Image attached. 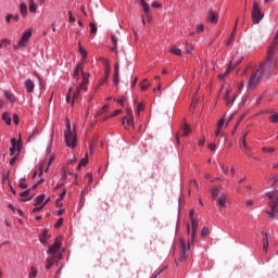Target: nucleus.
<instances>
[{
	"instance_id": "44",
	"label": "nucleus",
	"mask_w": 278,
	"mask_h": 278,
	"mask_svg": "<svg viewBox=\"0 0 278 278\" xmlns=\"http://www.w3.org/2000/svg\"><path fill=\"white\" fill-rule=\"evenodd\" d=\"M38 275V270H36V268L31 267L30 268V274H29V278H36V276Z\"/></svg>"
},
{
	"instance_id": "30",
	"label": "nucleus",
	"mask_w": 278,
	"mask_h": 278,
	"mask_svg": "<svg viewBox=\"0 0 278 278\" xmlns=\"http://www.w3.org/2000/svg\"><path fill=\"white\" fill-rule=\"evenodd\" d=\"M53 264H55V256H51V258H47V265H46L47 270H49V268H51Z\"/></svg>"
},
{
	"instance_id": "63",
	"label": "nucleus",
	"mask_w": 278,
	"mask_h": 278,
	"mask_svg": "<svg viewBox=\"0 0 278 278\" xmlns=\"http://www.w3.org/2000/svg\"><path fill=\"white\" fill-rule=\"evenodd\" d=\"M13 122L15 123V125H18V115H13Z\"/></svg>"
},
{
	"instance_id": "34",
	"label": "nucleus",
	"mask_w": 278,
	"mask_h": 278,
	"mask_svg": "<svg viewBox=\"0 0 278 278\" xmlns=\"http://www.w3.org/2000/svg\"><path fill=\"white\" fill-rule=\"evenodd\" d=\"M211 194L213 199H218V197H220V191L218 190V188H213Z\"/></svg>"
},
{
	"instance_id": "18",
	"label": "nucleus",
	"mask_w": 278,
	"mask_h": 278,
	"mask_svg": "<svg viewBox=\"0 0 278 278\" xmlns=\"http://www.w3.org/2000/svg\"><path fill=\"white\" fill-rule=\"evenodd\" d=\"M217 205L218 207H227V195L222 193L217 199Z\"/></svg>"
},
{
	"instance_id": "15",
	"label": "nucleus",
	"mask_w": 278,
	"mask_h": 278,
	"mask_svg": "<svg viewBox=\"0 0 278 278\" xmlns=\"http://www.w3.org/2000/svg\"><path fill=\"white\" fill-rule=\"evenodd\" d=\"M88 77H90V74H83V83L77 87L78 90H88Z\"/></svg>"
},
{
	"instance_id": "52",
	"label": "nucleus",
	"mask_w": 278,
	"mask_h": 278,
	"mask_svg": "<svg viewBox=\"0 0 278 278\" xmlns=\"http://www.w3.org/2000/svg\"><path fill=\"white\" fill-rule=\"evenodd\" d=\"M215 136H216V138H218V136H224L223 128H216Z\"/></svg>"
},
{
	"instance_id": "47",
	"label": "nucleus",
	"mask_w": 278,
	"mask_h": 278,
	"mask_svg": "<svg viewBox=\"0 0 278 278\" xmlns=\"http://www.w3.org/2000/svg\"><path fill=\"white\" fill-rule=\"evenodd\" d=\"M64 225V218H59L56 224L54 225L55 229H60Z\"/></svg>"
},
{
	"instance_id": "59",
	"label": "nucleus",
	"mask_w": 278,
	"mask_h": 278,
	"mask_svg": "<svg viewBox=\"0 0 278 278\" xmlns=\"http://www.w3.org/2000/svg\"><path fill=\"white\" fill-rule=\"evenodd\" d=\"M189 218H190V220H197V219L194 218V208H192V210L189 212Z\"/></svg>"
},
{
	"instance_id": "5",
	"label": "nucleus",
	"mask_w": 278,
	"mask_h": 278,
	"mask_svg": "<svg viewBox=\"0 0 278 278\" xmlns=\"http://www.w3.org/2000/svg\"><path fill=\"white\" fill-rule=\"evenodd\" d=\"M238 55H240V54L237 52L232 56L230 64L228 66V70L226 71V73L219 75V79H225V77H227V75H229V73H231V71H233V67L238 66V64H240L242 62V56H240L239 60L236 59V58H238Z\"/></svg>"
},
{
	"instance_id": "7",
	"label": "nucleus",
	"mask_w": 278,
	"mask_h": 278,
	"mask_svg": "<svg viewBox=\"0 0 278 278\" xmlns=\"http://www.w3.org/2000/svg\"><path fill=\"white\" fill-rule=\"evenodd\" d=\"M29 38H31V30H25L20 41L17 42V45H13V48L16 50L23 47H27V43L29 42Z\"/></svg>"
},
{
	"instance_id": "36",
	"label": "nucleus",
	"mask_w": 278,
	"mask_h": 278,
	"mask_svg": "<svg viewBox=\"0 0 278 278\" xmlns=\"http://www.w3.org/2000/svg\"><path fill=\"white\" fill-rule=\"evenodd\" d=\"M249 132H247L244 136H243V139H242V142H241V149L242 151H244V149H249V147L247 146V136H248Z\"/></svg>"
},
{
	"instance_id": "33",
	"label": "nucleus",
	"mask_w": 278,
	"mask_h": 278,
	"mask_svg": "<svg viewBox=\"0 0 278 278\" xmlns=\"http://www.w3.org/2000/svg\"><path fill=\"white\" fill-rule=\"evenodd\" d=\"M9 45H12V41H10L9 39H2L0 41V49H4L5 47H8Z\"/></svg>"
},
{
	"instance_id": "2",
	"label": "nucleus",
	"mask_w": 278,
	"mask_h": 278,
	"mask_svg": "<svg viewBox=\"0 0 278 278\" xmlns=\"http://www.w3.org/2000/svg\"><path fill=\"white\" fill-rule=\"evenodd\" d=\"M66 130L64 132L66 147L75 149L77 147V135L71 129V121L66 118Z\"/></svg>"
},
{
	"instance_id": "58",
	"label": "nucleus",
	"mask_w": 278,
	"mask_h": 278,
	"mask_svg": "<svg viewBox=\"0 0 278 278\" xmlns=\"http://www.w3.org/2000/svg\"><path fill=\"white\" fill-rule=\"evenodd\" d=\"M36 136H38V130L33 131V134L28 137V141L34 140V138H36Z\"/></svg>"
},
{
	"instance_id": "32",
	"label": "nucleus",
	"mask_w": 278,
	"mask_h": 278,
	"mask_svg": "<svg viewBox=\"0 0 278 278\" xmlns=\"http://www.w3.org/2000/svg\"><path fill=\"white\" fill-rule=\"evenodd\" d=\"M190 131H192V129H190V126H188V124H185V126L182 127V136H190Z\"/></svg>"
},
{
	"instance_id": "38",
	"label": "nucleus",
	"mask_w": 278,
	"mask_h": 278,
	"mask_svg": "<svg viewBox=\"0 0 278 278\" xmlns=\"http://www.w3.org/2000/svg\"><path fill=\"white\" fill-rule=\"evenodd\" d=\"M79 92H81V90H79V88L77 87L76 91L73 92L72 105L75 103V99L79 97Z\"/></svg>"
},
{
	"instance_id": "29",
	"label": "nucleus",
	"mask_w": 278,
	"mask_h": 278,
	"mask_svg": "<svg viewBox=\"0 0 278 278\" xmlns=\"http://www.w3.org/2000/svg\"><path fill=\"white\" fill-rule=\"evenodd\" d=\"M139 3L142 5L143 12L146 14H149V12H150L149 3H147V1H144V0H139Z\"/></svg>"
},
{
	"instance_id": "35",
	"label": "nucleus",
	"mask_w": 278,
	"mask_h": 278,
	"mask_svg": "<svg viewBox=\"0 0 278 278\" xmlns=\"http://www.w3.org/2000/svg\"><path fill=\"white\" fill-rule=\"evenodd\" d=\"M140 112H144V105L142 103L137 104L136 115L140 116Z\"/></svg>"
},
{
	"instance_id": "50",
	"label": "nucleus",
	"mask_w": 278,
	"mask_h": 278,
	"mask_svg": "<svg viewBox=\"0 0 278 278\" xmlns=\"http://www.w3.org/2000/svg\"><path fill=\"white\" fill-rule=\"evenodd\" d=\"M73 92V88H70L68 89V92H67V97H66V101H67V103H71V97H72V93Z\"/></svg>"
},
{
	"instance_id": "12",
	"label": "nucleus",
	"mask_w": 278,
	"mask_h": 278,
	"mask_svg": "<svg viewBox=\"0 0 278 278\" xmlns=\"http://www.w3.org/2000/svg\"><path fill=\"white\" fill-rule=\"evenodd\" d=\"M11 143L12 147L10 148V155H14V153H16V150L18 151V153H21V143L16 141V138H12Z\"/></svg>"
},
{
	"instance_id": "39",
	"label": "nucleus",
	"mask_w": 278,
	"mask_h": 278,
	"mask_svg": "<svg viewBox=\"0 0 278 278\" xmlns=\"http://www.w3.org/2000/svg\"><path fill=\"white\" fill-rule=\"evenodd\" d=\"M45 201V194H40L36 198V204L35 205H40Z\"/></svg>"
},
{
	"instance_id": "62",
	"label": "nucleus",
	"mask_w": 278,
	"mask_h": 278,
	"mask_svg": "<svg viewBox=\"0 0 278 278\" xmlns=\"http://www.w3.org/2000/svg\"><path fill=\"white\" fill-rule=\"evenodd\" d=\"M210 151H216V143L208 144Z\"/></svg>"
},
{
	"instance_id": "60",
	"label": "nucleus",
	"mask_w": 278,
	"mask_h": 278,
	"mask_svg": "<svg viewBox=\"0 0 278 278\" xmlns=\"http://www.w3.org/2000/svg\"><path fill=\"white\" fill-rule=\"evenodd\" d=\"M203 29H204L203 24H200V25L197 27V33H198V34H202Z\"/></svg>"
},
{
	"instance_id": "28",
	"label": "nucleus",
	"mask_w": 278,
	"mask_h": 278,
	"mask_svg": "<svg viewBox=\"0 0 278 278\" xmlns=\"http://www.w3.org/2000/svg\"><path fill=\"white\" fill-rule=\"evenodd\" d=\"M2 121H4L5 125H12V118L9 113L2 114Z\"/></svg>"
},
{
	"instance_id": "53",
	"label": "nucleus",
	"mask_w": 278,
	"mask_h": 278,
	"mask_svg": "<svg viewBox=\"0 0 278 278\" xmlns=\"http://www.w3.org/2000/svg\"><path fill=\"white\" fill-rule=\"evenodd\" d=\"M10 179V170L7 174H2V181L5 182Z\"/></svg>"
},
{
	"instance_id": "22",
	"label": "nucleus",
	"mask_w": 278,
	"mask_h": 278,
	"mask_svg": "<svg viewBox=\"0 0 278 278\" xmlns=\"http://www.w3.org/2000/svg\"><path fill=\"white\" fill-rule=\"evenodd\" d=\"M25 88L27 92H34V88H36V85L34 84V81H31V79H27L25 81Z\"/></svg>"
},
{
	"instance_id": "14",
	"label": "nucleus",
	"mask_w": 278,
	"mask_h": 278,
	"mask_svg": "<svg viewBox=\"0 0 278 278\" xmlns=\"http://www.w3.org/2000/svg\"><path fill=\"white\" fill-rule=\"evenodd\" d=\"M104 65V72H105V79L104 81H108V79H110V61L105 58L101 59Z\"/></svg>"
},
{
	"instance_id": "49",
	"label": "nucleus",
	"mask_w": 278,
	"mask_h": 278,
	"mask_svg": "<svg viewBox=\"0 0 278 278\" xmlns=\"http://www.w3.org/2000/svg\"><path fill=\"white\" fill-rule=\"evenodd\" d=\"M275 212H278V211H274L271 208V211H266V214H267V216H269V218H275Z\"/></svg>"
},
{
	"instance_id": "3",
	"label": "nucleus",
	"mask_w": 278,
	"mask_h": 278,
	"mask_svg": "<svg viewBox=\"0 0 278 278\" xmlns=\"http://www.w3.org/2000/svg\"><path fill=\"white\" fill-rule=\"evenodd\" d=\"M263 75L264 72L262 67H258L255 72H253L249 78L248 88H255V86H257V84H260L262 80Z\"/></svg>"
},
{
	"instance_id": "27",
	"label": "nucleus",
	"mask_w": 278,
	"mask_h": 278,
	"mask_svg": "<svg viewBox=\"0 0 278 278\" xmlns=\"http://www.w3.org/2000/svg\"><path fill=\"white\" fill-rule=\"evenodd\" d=\"M81 166H88V153L85 154V157L80 160L77 168H81Z\"/></svg>"
},
{
	"instance_id": "20",
	"label": "nucleus",
	"mask_w": 278,
	"mask_h": 278,
	"mask_svg": "<svg viewBox=\"0 0 278 278\" xmlns=\"http://www.w3.org/2000/svg\"><path fill=\"white\" fill-rule=\"evenodd\" d=\"M114 71H115V72H114L113 84H114L115 86H118V81H119V79H121V77H119V71H118V63L115 64Z\"/></svg>"
},
{
	"instance_id": "57",
	"label": "nucleus",
	"mask_w": 278,
	"mask_h": 278,
	"mask_svg": "<svg viewBox=\"0 0 278 278\" xmlns=\"http://www.w3.org/2000/svg\"><path fill=\"white\" fill-rule=\"evenodd\" d=\"M67 14L70 16V23H75V16H73V12L68 11Z\"/></svg>"
},
{
	"instance_id": "25",
	"label": "nucleus",
	"mask_w": 278,
	"mask_h": 278,
	"mask_svg": "<svg viewBox=\"0 0 278 278\" xmlns=\"http://www.w3.org/2000/svg\"><path fill=\"white\" fill-rule=\"evenodd\" d=\"M263 241H264L263 251H265V253H268V247H269L268 232L265 233V238L263 239Z\"/></svg>"
},
{
	"instance_id": "42",
	"label": "nucleus",
	"mask_w": 278,
	"mask_h": 278,
	"mask_svg": "<svg viewBox=\"0 0 278 278\" xmlns=\"http://www.w3.org/2000/svg\"><path fill=\"white\" fill-rule=\"evenodd\" d=\"M79 53L83 54V60H86V58H88V52L81 47V45L79 46Z\"/></svg>"
},
{
	"instance_id": "48",
	"label": "nucleus",
	"mask_w": 278,
	"mask_h": 278,
	"mask_svg": "<svg viewBox=\"0 0 278 278\" xmlns=\"http://www.w3.org/2000/svg\"><path fill=\"white\" fill-rule=\"evenodd\" d=\"M89 26H90V33H91V34H97V25H94L93 23H91Z\"/></svg>"
},
{
	"instance_id": "9",
	"label": "nucleus",
	"mask_w": 278,
	"mask_h": 278,
	"mask_svg": "<svg viewBox=\"0 0 278 278\" xmlns=\"http://www.w3.org/2000/svg\"><path fill=\"white\" fill-rule=\"evenodd\" d=\"M62 247V238H56L53 245L49 248L48 253L49 255H51L52 257H55V255H58V251H60Z\"/></svg>"
},
{
	"instance_id": "6",
	"label": "nucleus",
	"mask_w": 278,
	"mask_h": 278,
	"mask_svg": "<svg viewBox=\"0 0 278 278\" xmlns=\"http://www.w3.org/2000/svg\"><path fill=\"white\" fill-rule=\"evenodd\" d=\"M179 244H180L179 261L185 262V260H188V251H190V242H188V245H186V239L180 238Z\"/></svg>"
},
{
	"instance_id": "19",
	"label": "nucleus",
	"mask_w": 278,
	"mask_h": 278,
	"mask_svg": "<svg viewBox=\"0 0 278 278\" xmlns=\"http://www.w3.org/2000/svg\"><path fill=\"white\" fill-rule=\"evenodd\" d=\"M231 90L227 89L226 91V94H225V102H226V105H231V103H233V101L236 100V97H232L231 98Z\"/></svg>"
},
{
	"instance_id": "26",
	"label": "nucleus",
	"mask_w": 278,
	"mask_h": 278,
	"mask_svg": "<svg viewBox=\"0 0 278 278\" xmlns=\"http://www.w3.org/2000/svg\"><path fill=\"white\" fill-rule=\"evenodd\" d=\"M20 12L23 17L27 16V4H25V2L20 4Z\"/></svg>"
},
{
	"instance_id": "23",
	"label": "nucleus",
	"mask_w": 278,
	"mask_h": 278,
	"mask_svg": "<svg viewBox=\"0 0 278 278\" xmlns=\"http://www.w3.org/2000/svg\"><path fill=\"white\" fill-rule=\"evenodd\" d=\"M269 207L274 212H278V198L269 201Z\"/></svg>"
},
{
	"instance_id": "41",
	"label": "nucleus",
	"mask_w": 278,
	"mask_h": 278,
	"mask_svg": "<svg viewBox=\"0 0 278 278\" xmlns=\"http://www.w3.org/2000/svg\"><path fill=\"white\" fill-rule=\"evenodd\" d=\"M262 151H263V153H275V148H273V147H270V148L263 147Z\"/></svg>"
},
{
	"instance_id": "37",
	"label": "nucleus",
	"mask_w": 278,
	"mask_h": 278,
	"mask_svg": "<svg viewBox=\"0 0 278 278\" xmlns=\"http://www.w3.org/2000/svg\"><path fill=\"white\" fill-rule=\"evenodd\" d=\"M148 89H149V80L146 79L141 83V90L142 92H144Z\"/></svg>"
},
{
	"instance_id": "4",
	"label": "nucleus",
	"mask_w": 278,
	"mask_h": 278,
	"mask_svg": "<svg viewBox=\"0 0 278 278\" xmlns=\"http://www.w3.org/2000/svg\"><path fill=\"white\" fill-rule=\"evenodd\" d=\"M264 18V13H262V10L260 9V3L253 2L252 8V22L254 25L260 24V22Z\"/></svg>"
},
{
	"instance_id": "17",
	"label": "nucleus",
	"mask_w": 278,
	"mask_h": 278,
	"mask_svg": "<svg viewBox=\"0 0 278 278\" xmlns=\"http://www.w3.org/2000/svg\"><path fill=\"white\" fill-rule=\"evenodd\" d=\"M236 29H238V20L235 23V26H233V29L230 34V37L226 41V47H229V45H231V42H233V38H236Z\"/></svg>"
},
{
	"instance_id": "10",
	"label": "nucleus",
	"mask_w": 278,
	"mask_h": 278,
	"mask_svg": "<svg viewBox=\"0 0 278 278\" xmlns=\"http://www.w3.org/2000/svg\"><path fill=\"white\" fill-rule=\"evenodd\" d=\"M191 227H192V232H191L190 242L191 244H194L197 242V231L199 229V220L191 219Z\"/></svg>"
},
{
	"instance_id": "51",
	"label": "nucleus",
	"mask_w": 278,
	"mask_h": 278,
	"mask_svg": "<svg viewBox=\"0 0 278 278\" xmlns=\"http://www.w3.org/2000/svg\"><path fill=\"white\" fill-rule=\"evenodd\" d=\"M20 188H21L22 190H25V188H27V184H25V178H24V179H21Z\"/></svg>"
},
{
	"instance_id": "46",
	"label": "nucleus",
	"mask_w": 278,
	"mask_h": 278,
	"mask_svg": "<svg viewBox=\"0 0 278 278\" xmlns=\"http://www.w3.org/2000/svg\"><path fill=\"white\" fill-rule=\"evenodd\" d=\"M224 126H225V117H222V118L217 122V128H218V129H223Z\"/></svg>"
},
{
	"instance_id": "43",
	"label": "nucleus",
	"mask_w": 278,
	"mask_h": 278,
	"mask_svg": "<svg viewBox=\"0 0 278 278\" xmlns=\"http://www.w3.org/2000/svg\"><path fill=\"white\" fill-rule=\"evenodd\" d=\"M108 112V105H104L102 110L98 111L96 116H102V114H105Z\"/></svg>"
},
{
	"instance_id": "16",
	"label": "nucleus",
	"mask_w": 278,
	"mask_h": 278,
	"mask_svg": "<svg viewBox=\"0 0 278 278\" xmlns=\"http://www.w3.org/2000/svg\"><path fill=\"white\" fill-rule=\"evenodd\" d=\"M207 20L210 21V23H218V13L214 12V11H208L207 13Z\"/></svg>"
},
{
	"instance_id": "31",
	"label": "nucleus",
	"mask_w": 278,
	"mask_h": 278,
	"mask_svg": "<svg viewBox=\"0 0 278 278\" xmlns=\"http://www.w3.org/2000/svg\"><path fill=\"white\" fill-rule=\"evenodd\" d=\"M29 7L28 10L29 12L36 13V10H38V8L36 7V3L34 2V0H28Z\"/></svg>"
},
{
	"instance_id": "61",
	"label": "nucleus",
	"mask_w": 278,
	"mask_h": 278,
	"mask_svg": "<svg viewBox=\"0 0 278 278\" xmlns=\"http://www.w3.org/2000/svg\"><path fill=\"white\" fill-rule=\"evenodd\" d=\"M12 18H13V15L12 14H7V16H5V22L7 23H10L11 21H12Z\"/></svg>"
},
{
	"instance_id": "1",
	"label": "nucleus",
	"mask_w": 278,
	"mask_h": 278,
	"mask_svg": "<svg viewBox=\"0 0 278 278\" xmlns=\"http://www.w3.org/2000/svg\"><path fill=\"white\" fill-rule=\"evenodd\" d=\"M276 51H277V41H271L267 50V58L265 62H263L260 66V68L263 70V73L264 71H266L267 73L275 71V66H277V62L274 59Z\"/></svg>"
},
{
	"instance_id": "56",
	"label": "nucleus",
	"mask_w": 278,
	"mask_h": 278,
	"mask_svg": "<svg viewBox=\"0 0 278 278\" xmlns=\"http://www.w3.org/2000/svg\"><path fill=\"white\" fill-rule=\"evenodd\" d=\"M42 207H45V204L42 205H35V207L33 208V212L36 213V212H40V210H42Z\"/></svg>"
},
{
	"instance_id": "11",
	"label": "nucleus",
	"mask_w": 278,
	"mask_h": 278,
	"mask_svg": "<svg viewBox=\"0 0 278 278\" xmlns=\"http://www.w3.org/2000/svg\"><path fill=\"white\" fill-rule=\"evenodd\" d=\"M125 121L127 125H130L131 127H134V113L131 109H126V116L123 118L122 125H125Z\"/></svg>"
},
{
	"instance_id": "21",
	"label": "nucleus",
	"mask_w": 278,
	"mask_h": 278,
	"mask_svg": "<svg viewBox=\"0 0 278 278\" xmlns=\"http://www.w3.org/2000/svg\"><path fill=\"white\" fill-rule=\"evenodd\" d=\"M112 47H111V51H113V53H116V46L118 45V35L113 34L112 35Z\"/></svg>"
},
{
	"instance_id": "55",
	"label": "nucleus",
	"mask_w": 278,
	"mask_h": 278,
	"mask_svg": "<svg viewBox=\"0 0 278 278\" xmlns=\"http://www.w3.org/2000/svg\"><path fill=\"white\" fill-rule=\"evenodd\" d=\"M29 192H30V190L27 189L26 191L21 192V193H20V197H22V198H27V197L29 195Z\"/></svg>"
},
{
	"instance_id": "24",
	"label": "nucleus",
	"mask_w": 278,
	"mask_h": 278,
	"mask_svg": "<svg viewBox=\"0 0 278 278\" xmlns=\"http://www.w3.org/2000/svg\"><path fill=\"white\" fill-rule=\"evenodd\" d=\"M4 97L10 101V103H15L16 102V97L10 91H4Z\"/></svg>"
},
{
	"instance_id": "13",
	"label": "nucleus",
	"mask_w": 278,
	"mask_h": 278,
	"mask_svg": "<svg viewBox=\"0 0 278 278\" xmlns=\"http://www.w3.org/2000/svg\"><path fill=\"white\" fill-rule=\"evenodd\" d=\"M79 73H81V75H86V73H84V65L81 63H78L74 71V79H76V81L79 80Z\"/></svg>"
},
{
	"instance_id": "40",
	"label": "nucleus",
	"mask_w": 278,
	"mask_h": 278,
	"mask_svg": "<svg viewBox=\"0 0 278 278\" xmlns=\"http://www.w3.org/2000/svg\"><path fill=\"white\" fill-rule=\"evenodd\" d=\"M170 53H173L174 55H181V49L174 47L170 49Z\"/></svg>"
},
{
	"instance_id": "45",
	"label": "nucleus",
	"mask_w": 278,
	"mask_h": 278,
	"mask_svg": "<svg viewBox=\"0 0 278 278\" xmlns=\"http://www.w3.org/2000/svg\"><path fill=\"white\" fill-rule=\"evenodd\" d=\"M210 233V229L207 227H203L201 231V238H205Z\"/></svg>"
},
{
	"instance_id": "8",
	"label": "nucleus",
	"mask_w": 278,
	"mask_h": 278,
	"mask_svg": "<svg viewBox=\"0 0 278 278\" xmlns=\"http://www.w3.org/2000/svg\"><path fill=\"white\" fill-rule=\"evenodd\" d=\"M29 38H31V30H25L20 41L17 42V45H13V48L16 50L23 47H27V43L29 42Z\"/></svg>"
},
{
	"instance_id": "54",
	"label": "nucleus",
	"mask_w": 278,
	"mask_h": 278,
	"mask_svg": "<svg viewBox=\"0 0 278 278\" xmlns=\"http://www.w3.org/2000/svg\"><path fill=\"white\" fill-rule=\"evenodd\" d=\"M55 160V156H51L50 159H49V161H48V166H47V168H46V173H47V170H49V166H51V164H53V161Z\"/></svg>"
},
{
	"instance_id": "64",
	"label": "nucleus",
	"mask_w": 278,
	"mask_h": 278,
	"mask_svg": "<svg viewBox=\"0 0 278 278\" xmlns=\"http://www.w3.org/2000/svg\"><path fill=\"white\" fill-rule=\"evenodd\" d=\"M123 112V110H116L113 112V114L111 116H118V114H121Z\"/></svg>"
}]
</instances>
